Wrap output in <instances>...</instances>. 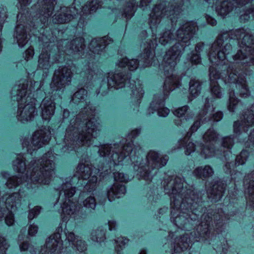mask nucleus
I'll use <instances>...</instances> for the list:
<instances>
[{"label": "nucleus", "mask_w": 254, "mask_h": 254, "mask_svg": "<svg viewBox=\"0 0 254 254\" xmlns=\"http://www.w3.org/2000/svg\"><path fill=\"white\" fill-rule=\"evenodd\" d=\"M229 36L230 34L227 32L219 35L208 53L210 62L217 66L216 68L211 65L209 68L211 93L214 98L222 97L221 89L217 81L221 78L225 83H230L233 87L235 86L238 88L242 97L246 98L250 95V92L244 76L240 73L237 75L238 72L234 68L246 71L249 67L254 65V40L243 28L231 32V39L238 40L243 37V40L239 45L240 49L233 56V63L227 67L225 65L227 62L226 58L231 50V46L227 43L224 47L223 45Z\"/></svg>", "instance_id": "obj_1"}, {"label": "nucleus", "mask_w": 254, "mask_h": 254, "mask_svg": "<svg viewBox=\"0 0 254 254\" xmlns=\"http://www.w3.org/2000/svg\"><path fill=\"white\" fill-rule=\"evenodd\" d=\"M196 29V23L192 21L187 22L181 25L178 29L175 38L172 37V33L170 31H166L159 37V43L162 45L171 43L175 39L178 41L166 53L164 57L160 69L164 72L167 76L164 82V95H155L153 101L148 109V114L150 115L157 112L160 117H165L170 113V110L164 107L165 96L171 91L180 85V78L173 74L174 68L182 55L184 47L189 45L190 40Z\"/></svg>", "instance_id": "obj_2"}, {"label": "nucleus", "mask_w": 254, "mask_h": 254, "mask_svg": "<svg viewBox=\"0 0 254 254\" xmlns=\"http://www.w3.org/2000/svg\"><path fill=\"white\" fill-rule=\"evenodd\" d=\"M125 142L123 140L120 143L113 145H102L98 151L99 155L104 157L105 161H110L111 163L112 161L116 165H123L130 159L138 179L150 182L158 169L165 166L168 160L167 156H160L157 152L150 151L144 161L136 155L137 147L133 148L131 142H128L126 145Z\"/></svg>", "instance_id": "obj_3"}, {"label": "nucleus", "mask_w": 254, "mask_h": 254, "mask_svg": "<svg viewBox=\"0 0 254 254\" xmlns=\"http://www.w3.org/2000/svg\"><path fill=\"white\" fill-rule=\"evenodd\" d=\"M100 130V124L95 119V109L88 105L75 119L70 120L64 136L66 149L76 150L79 146L85 148L89 146L92 138L98 136Z\"/></svg>", "instance_id": "obj_4"}, {"label": "nucleus", "mask_w": 254, "mask_h": 254, "mask_svg": "<svg viewBox=\"0 0 254 254\" xmlns=\"http://www.w3.org/2000/svg\"><path fill=\"white\" fill-rule=\"evenodd\" d=\"M164 190L169 194L171 199V221L179 228L183 229H187V225L189 224V219L192 220L195 219L190 214L184 215V212L177 214L179 209H184L186 204L188 208L192 209L193 204L195 201L194 192L190 189L185 190L186 183L184 179L177 177L175 179L171 178L170 180H164L163 182Z\"/></svg>", "instance_id": "obj_5"}, {"label": "nucleus", "mask_w": 254, "mask_h": 254, "mask_svg": "<svg viewBox=\"0 0 254 254\" xmlns=\"http://www.w3.org/2000/svg\"><path fill=\"white\" fill-rule=\"evenodd\" d=\"M55 158L54 154L50 151L37 161H31L25 174L26 180L24 181H22V176L20 178L15 176L10 177L6 172H1L0 178L6 180L5 185L9 190L15 189L20 185L30 189L35 188L33 186L37 184H48L55 174Z\"/></svg>", "instance_id": "obj_6"}, {"label": "nucleus", "mask_w": 254, "mask_h": 254, "mask_svg": "<svg viewBox=\"0 0 254 254\" xmlns=\"http://www.w3.org/2000/svg\"><path fill=\"white\" fill-rule=\"evenodd\" d=\"M166 3H162L158 5H156L153 9L150 15L149 25L150 29L152 32V36L155 37L153 41H152L149 43L147 47L145 49V52L141 54L139 57V65L141 67L144 68L145 67L151 65L153 64L154 56L153 54L152 51L157 45V41L156 40V33L158 28L157 24L159 23L161 18L170 17V20L173 22L175 19V16L178 15L180 12V8L179 7L165 8Z\"/></svg>", "instance_id": "obj_7"}, {"label": "nucleus", "mask_w": 254, "mask_h": 254, "mask_svg": "<svg viewBox=\"0 0 254 254\" xmlns=\"http://www.w3.org/2000/svg\"><path fill=\"white\" fill-rule=\"evenodd\" d=\"M27 86L26 80H21L18 84L14 86L11 92L12 98L19 103L16 117L22 123L32 121L37 116L35 107L36 100L31 97V93L27 95Z\"/></svg>", "instance_id": "obj_8"}, {"label": "nucleus", "mask_w": 254, "mask_h": 254, "mask_svg": "<svg viewBox=\"0 0 254 254\" xmlns=\"http://www.w3.org/2000/svg\"><path fill=\"white\" fill-rule=\"evenodd\" d=\"M204 221L198 225L196 230L191 233H186L183 236L175 239L174 245L175 253H180L187 250L190 244L194 242H201L209 238L208 228L212 218L206 215H203L201 218Z\"/></svg>", "instance_id": "obj_9"}, {"label": "nucleus", "mask_w": 254, "mask_h": 254, "mask_svg": "<svg viewBox=\"0 0 254 254\" xmlns=\"http://www.w3.org/2000/svg\"><path fill=\"white\" fill-rule=\"evenodd\" d=\"M72 6L70 8L63 7L60 11H58L54 15L53 22L55 23H63L70 21L72 19L94 12L97 9L100 5V0H92L87 2L84 6H80V2L75 0Z\"/></svg>", "instance_id": "obj_10"}, {"label": "nucleus", "mask_w": 254, "mask_h": 254, "mask_svg": "<svg viewBox=\"0 0 254 254\" xmlns=\"http://www.w3.org/2000/svg\"><path fill=\"white\" fill-rule=\"evenodd\" d=\"M75 192V188L67 182L63 184L59 189V199L64 201L61 206V217L63 222H66L71 218L75 219L79 210L77 202L73 201L72 198L71 199Z\"/></svg>", "instance_id": "obj_11"}, {"label": "nucleus", "mask_w": 254, "mask_h": 254, "mask_svg": "<svg viewBox=\"0 0 254 254\" xmlns=\"http://www.w3.org/2000/svg\"><path fill=\"white\" fill-rule=\"evenodd\" d=\"M18 3L17 7L19 10V12L17 15V24L15 28V33L14 35L15 39L19 47H23L27 43L28 40L27 35V31L25 28V21H28L31 19L30 16L27 15L29 12L26 10L25 13L26 7L29 5L32 0H18Z\"/></svg>", "instance_id": "obj_12"}, {"label": "nucleus", "mask_w": 254, "mask_h": 254, "mask_svg": "<svg viewBox=\"0 0 254 254\" xmlns=\"http://www.w3.org/2000/svg\"><path fill=\"white\" fill-rule=\"evenodd\" d=\"M98 169L94 168H92V166L85 162L84 163H79L77 168L76 171L72 178V182H75L77 180L79 181L80 179L86 180L89 179V180L86 183L85 186L86 190L90 191L93 190L97 182V176L102 174Z\"/></svg>", "instance_id": "obj_13"}, {"label": "nucleus", "mask_w": 254, "mask_h": 254, "mask_svg": "<svg viewBox=\"0 0 254 254\" xmlns=\"http://www.w3.org/2000/svg\"><path fill=\"white\" fill-rule=\"evenodd\" d=\"M19 199V194L17 192L9 195L6 194L0 198V219L4 218L5 223L8 226H11L14 223L12 212L16 209Z\"/></svg>", "instance_id": "obj_14"}, {"label": "nucleus", "mask_w": 254, "mask_h": 254, "mask_svg": "<svg viewBox=\"0 0 254 254\" xmlns=\"http://www.w3.org/2000/svg\"><path fill=\"white\" fill-rule=\"evenodd\" d=\"M50 133L49 129L46 128L36 131L30 139L25 137L22 140L23 147L26 148L28 153L32 154L33 151L42 147L49 141Z\"/></svg>", "instance_id": "obj_15"}, {"label": "nucleus", "mask_w": 254, "mask_h": 254, "mask_svg": "<svg viewBox=\"0 0 254 254\" xmlns=\"http://www.w3.org/2000/svg\"><path fill=\"white\" fill-rule=\"evenodd\" d=\"M56 3V0H39L38 5L35 7H38V10L35 12L30 14L31 15L32 21H35L36 23L33 25V27L36 26L40 22L41 24H45L49 17L53 13L54 6ZM33 21H30L32 23ZM34 28V27H33Z\"/></svg>", "instance_id": "obj_16"}, {"label": "nucleus", "mask_w": 254, "mask_h": 254, "mask_svg": "<svg viewBox=\"0 0 254 254\" xmlns=\"http://www.w3.org/2000/svg\"><path fill=\"white\" fill-rule=\"evenodd\" d=\"M71 77V68L60 67L55 71L51 84V89L53 91L61 90L70 83Z\"/></svg>", "instance_id": "obj_17"}, {"label": "nucleus", "mask_w": 254, "mask_h": 254, "mask_svg": "<svg viewBox=\"0 0 254 254\" xmlns=\"http://www.w3.org/2000/svg\"><path fill=\"white\" fill-rule=\"evenodd\" d=\"M218 138V134L213 129H208L203 136V142L200 144V154L205 158L211 157L217 155L212 146L215 143Z\"/></svg>", "instance_id": "obj_18"}, {"label": "nucleus", "mask_w": 254, "mask_h": 254, "mask_svg": "<svg viewBox=\"0 0 254 254\" xmlns=\"http://www.w3.org/2000/svg\"><path fill=\"white\" fill-rule=\"evenodd\" d=\"M207 2L209 4L211 3L212 1V3H214L215 2L216 3L218 1H220L221 2L220 5L217 6L216 7V11L217 12L218 14L224 17L228 14L231 10H232L235 7V11L236 12L238 11V10L237 9L238 8H241L243 5L247 4L249 2L251 1L252 0H233L234 3L233 5H234V7L232 8L231 6L228 5L230 2H228L227 0H206Z\"/></svg>", "instance_id": "obj_19"}, {"label": "nucleus", "mask_w": 254, "mask_h": 254, "mask_svg": "<svg viewBox=\"0 0 254 254\" xmlns=\"http://www.w3.org/2000/svg\"><path fill=\"white\" fill-rule=\"evenodd\" d=\"M254 106H253L251 111H248V114L245 113L243 115V118L241 122L237 121L234 124V132L239 139H241V136H243L241 129H243L245 132L248 130L249 127L254 125Z\"/></svg>", "instance_id": "obj_20"}, {"label": "nucleus", "mask_w": 254, "mask_h": 254, "mask_svg": "<svg viewBox=\"0 0 254 254\" xmlns=\"http://www.w3.org/2000/svg\"><path fill=\"white\" fill-rule=\"evenodd\" d=\"M66 240L65 245L66 248L71 247L73 250H76L79 252H83L86 249V246L78 237H75L72 232L65 233Z\"/></svg>", "instance_id": "obj_21"}, {"label": "nucleus", "mask_w": 254, "mask_h": 254, "mask_svg": "<svg viewBox=\"0 0 254 254\" xmlns=\"http://www.w3.org/2000/svg\"><path fill=\"white\" fill-rule=\"evenodd\" d=\"M84 40L82 38H77L71 41L69 46L65 47L64 52L67 55L83 56L84 53Z\"/></svg>", "instance_id": "obj_22"}, {"label": "nucleus", "mask_w": 254, "mask_h": 254, "mask_svg": "<svg viewBox=\"0 0 254 254\" xmlns=\"http://www.w3.org/2000/svg\"><path fill=\"white\" fill-rule=\"evenodd\" d=\"M51 98L46 97L41 104V116L43 120L49 121L55 113V104Z\"/></svg>", "instance_id": "obj_23"}, {"label": "nucleus", "mask_w": 254, "mask_h": 254, "mask_svg": "<svg viewBox=\"0 0 254 254\" xmlns=\"http://www.w3.org/2000/svg\"><path fill=\"white\" fill-rule=\"evenodd\" d=\"M112 41L111 38L105 36L99 39H93L88 48L91 52L94 54H100L101 52L105 48V46Z\"/></svg>", "instance_id": "obj_24"}, {"label": "nucleus", "mask_w": 254, "mask_h": 254, "mask_svg": "<svg viewBox=\"0 0 254 254\" xmlns=\"http://www.w3.org/2000/svg\"><path fill=\"white\" fill-rule=\"evenodd\" d=\"M108 78L109 87L119 89L125 86L126 84L125 82L128 80V75H123L122 73H116L114 75L112 73H109Z\"/></svg>", "instance_id": "obj_25"}, {"label": "nucleus", "mask_w": 254, "mask_h": 254, "mask_svg": "<svg viewBox=\"0 0 254 254\" xmlns=\"http://www.w3.org/2000/svg\"><path fill=\"white\" fill-rule=\"evenodd\" d=\"M50 56V54L45 49L42 50L38 60V67L39 69L48 70L54 63L60 62L59 59H51Z\"/></svg>", "instance_id": "obj_26"}, {"label": "nucleus", "mask_w": 254, "mask_h": 254, "mask_svg": "<svg viewBox=\"0 0 254 254\" xmlns=\"http://www.w3.org/2000/svg\"><path fill=\"white\" fill-rule=\"evenodd\" d=\"M224 189V184L222 182L217 181L212 185V188L207 190L208 197L212 201H217L222 196Z\"/></svg>", "instance_id": "obj_27"}, {"label": "nucleus", "mask_w": 254, "mask_h": 254, "mask_svg": "<svg viewBox=\"0 0 254 254\" xmlns=\"http://www.w3.org/2000/svg\"><path fill=\"white\" fill-rule=\"evenodd\" d=\"M199 125L200 122L198 121H195L191 127L190 131L188 132L187 136L180 142V145L185 147V154L187 155L190 154L191 153L194 151V145L193 143L190 142L187 144L189 140L188 137L191 136L192 132L197 130Z\"/></svg>", "instance_id": "obj_28"}, {"label": "nucleus", "mask_w": 254, "mask_h": 254, "mask_svg": "<svg viewBox=\"0 0 254 254\" xmlns=\"http://www.w3.org/2000/svg\"><path fill=\"white\" fill-rule=\"evenodd\" d=\"M128 83L129 84L128 87L131 89V98L134 100H136L137 103L143 97L144 90L142 87V84L140 81L137 79L136 81L130 80L128 79Z\"/></svg>", "instance_id": "obj_29"}, {"label": "nucleus", "mask_w": 254, "mask_h": 254, "mask_svg": "<svg viewBox=\"0 0 254 254\" xmlns=\"http://www.w3.org/2000/svg\"><path fill=\"white\" fill-rule=\"evenodd\" d=\"M126 192V189L124 185L117 183L111 186L108 191L107 196L110 201H112L116 198L122 197Z\"/></svg>", "instance_id": "obj_30"}, {"label": "nucleus", "mask_w": 254, "mask_h": 254, "mask_svg": "<svg viewBox=\"0 0 254 254\" xmlns=\"http://www.w3.org/2000/svg\"><path fill=\"white\" fill-rule=\"evenodd\" d=\"M248 152L246 150H243L240 155H238L235 160V163L227 162L225 165V169L227 173H231V167L234 168L236 165H240L245 163L248 157Z\"/></svg>", "instance_id": "obj_31"}, {"label": "nucleus", "mask_w": 254, "mask_h": 254, "mask_svg": "<svg viewBox=\"0 0 254 254\" xmlns=\"http://www.w3.org/2000/svg\"><path fill=\"white\" fill-rule=\"evenodd\" d=\"M244 184L247 187L246 191L247 203L254 208V181L250 180L248 182L247 178L244 181Z\"/></svg>", "instance_id": "obj_32"}, {"label": "nucleus", "mask_w": 254, "mask_h": 254, "mask_svg": "<svg viewBox=\"0 0 254 254\" xmlns=\"http://www.w3.org/2000/svg\"><path fill=\"white\" fill-rule=\"evenodd\" d=\"M27 155V154H25V157H24L23 154H19L17 156L16 160L13 162V169L19 173H21L22 175L23 174L24 172L25 171L26 165L25 160ZM22 177L24 178L25 176L22 175Z\"/></svg>", "instance_id": "obj_33"}, {"label": "nucleus", "mask_w": 254, "mask_h": 254, "mask_svg": "<svg viewBox=\"0 0 254 254\" xmlns=\"http://www.w3.org/2000/svg\"><path fill=\"white\" fill-rule=\"evenodd\" d=\"M194 176L199 178H206L212 175L213 171L210 166L206 165L204 167L196 168L193 171Z\"/></svg>", "instance_id": "obj_34"}, {"label": "nucleus", "mask_w": 254, "mask_h": 254, "mask_svg": "<svg viewBox=\"0 0 254 254\" xmlns=\"http://www.w3.org/2000/svg\"><path fill=\"white\" fill-rule=\"evenodd\" d=\"M201 89V84L198 80L195 79H191L189 87L190 100H192L193 98L197 97L200 94Z\"/></svg>", "instance_id": "obj_35"}, {"label": "nucleus", "mask_w": 254, "mask_h": 254, "mask_svg": "<svg viewBox=\"0 0 254 254\" xmlns=\"http://www.w3.org/2000/svg\"><path fill=\"white\" fill-rule=\"evenodd\" d=\"M138 63L136 60L132 59L129 61L127 58H123L120 61L118 64L119 67L127 66L129 70L133 71L137 68L138 66Z\"/></svg>", "instance_id": "obj_36"}, {"label": "nucleus", "mask_w": 254, "mask_h": 254, "mask_svg": "<svg viewBox=\"0 0 254 254\" xmlns=\"http://www.w3.org/2000/svg\"><path fill=\"white\" fill-rule=\"evenodd\" d=\"M87 92L84 89H81L75 92L72 98V101L76 104L82 103L84 102V96L86 95Z\"/></svg>", "instance_id": "obj_37"}, {"label": "nucleus", "mask_w": 254, "mask_h": 254, "mask_svg": "<svg viewBox=\"0 0 254 254\" xmlns=\"http://www.w3.org/2000/svg\"><path fill=\"white\" fill-rule=\"evenodd\" d=\"M239 106V101L235 98L234 93L233 91L229 92V102L228 106V110L230 112H234Z\"/></svg>", "instance_id": "obj_38"}, {"label": "nucleus", "mask_w": 254, "mask_h": 254, "mask_svg": "<svg viewBox=\"0 0 254 254\" xmlns=\"http://www.w3.org/2000/svg\"><path fill=\"white\" fill-rule=\"evenodd\" d=\"M114 241V243L116 244L115 250L117 251V254H121L120 249H123V247L128 243V240L124 237H120L118 238L117 240L115 239Z\"/></svg>", "instance_id": "obj_39"}, {"label": "nucleus", "mask_w": 254, "mask_h": 254, "mask_svg": "<svg viewBox=\"0 0 254 254\" xmlns=\"http://www.w3.org/2000/svg\"><path fill=\"white\" fill-rule=\"evenodd\" d=\"M91 238L93 241L101 243L104 240L105 233L100 229L94 230L91 233Z\"/></svg>", "instance_id": "obj_40"}, {"label": "nucleus", "mask_w": 254, "mask_h": 254, "mask_svg": "<svg viewBox=\"0 0 254 254\" xmlns=\"http://www.w3.org/2000/svg\"><path fill=\"white\" fill-rule=\"evenodd\" d=\"M209 99L207 98L206 99L204 108L203 110L202 113H201L199 114L200 118H202V117L208 114L209 115H211V113L213 111L214 108L213 107V105H212L211 106L210 105V103H209Z\"/></svg>", "instance_id": "obj_41"}, {"label": "nucleus", "mask_w": 254, "mask_h": 254, "mask_svg": "<svg viewBox=\"0 0 254 254\" xmlns=\"http://www.w3.org/2000/svg\"><path fill=\"white\" fill-rule=\"evenodd\" d=\"M135 3L136 2H131L130 4H129L127 7L125 9L124 15L127 19L130 18L133 15Z\"/></svg>", "instance_id": "obj_42"}, {"label": "nucleus", "mask_w": 254, "mask_h": 254, "mask_svg": "<svg viewBox=\"0 0 254 254\" xmlns=\"http://www.w3.org/2000/svg\"><path fill=\"white\" fill-rule=\"evenodd\" d=\"M250 14L254 17V6L247 10L240 15L241 21L244 22L248 21L250 18Z\"/></svg>", "instance_id": "obj_43"}, {"label": "nucleus", "mask_w": 254, "mask_h": 254, "mask_svg": "<svg viewBox=\"0 0 254 254\" xmlns=\"http://www.w3.org/2000/svg\"><path fill=\"white\" fill-rule=\"evenodd\" d=\"M114 177L116 181L121 182H127L131 179L127 175L120 172L114 173Z\"/></svg>", "instance_id": "obj_44"}, {"label": "nucleus", "mask_w": 254, "mask_h": 254, "mask_svg": "<svg viewBox=\"0 0 254 254\" xmlns=\"http://www.w3.org/2000/svg\"><path fill=\"white\" fill-rule=\"evenodd\" d=\"M84 207L87 208L94 209L96 206L95 200L93 197L90 196L85 199L83 201Z\"/></svg>", "instance_id": "obj_45"}, {"label": "nucleus", "mask_w": 254, "mask_h": 254, "mask_svg": "<svg viewBox=\"0 0 254 254\" xmlns=\"http://www.w3.org/2000/svg\"><path fill=\"white\" fill-rule=\"evenodd\" d=\"M189 109L188 106H184L179 108L173 111V114L175 116L180 118L183 117Z\"/></svg>", "instance_id": "obj_46"}, {"label": "nucleus", "mask_w": 254, "mask_h": 254, "mask_svg": "<svg viewBox=\"0 0 254 254\" xmlns=\"http://www.w3.org/2000/svg\"><path fill=\"white\" fill-rule=\"evenodd\" d=\"M233 144V138L232 139L230 136L224 137L222 139V144L224 148L228 150L231 148Z\"/></svg>", "instance_id": "obj_47"}, {"label": "nucleus", "mask_w": 254, "mask_h": 254, "mask_svg": "<svg viewBox=\"0 0 254 254\" xmlns=\"http://www.w3.org/2000/svg\"><path fill=\"white\" fill-rule=\"evenodd\" d=\"M8 247V245L5 239L0 236V254H5L6 250Z\"/></svg>", "instance_id": "obj_48"}, {"label": "nucleus", "mask_w": 254, "mask_h": 254, "mask_svg": "<svg viewBox=\"0 0 254 254\" xmlns=\"http://www.w3.org/2000/svg\"><path fill=\"white\" fill-rule=\"evenodd\" d=\"M40 210L41 207L38 206H37L33 209L30 210L28 215L29 220H32L34 217L37 216L40 213Z\"/></svg>", "instance_id": "obj_49"}, {"label": "nucleus", "mask_w": 254, "mask_h": 254, "mask_svg": "<svg viewBox=\"0 0 254 254\" xmlns=\"http://www.w3.org/2000/svg\"><path fill=\"white\" fill-rule=\"evenodd\" d=\"M190 61L192 64H197L201 62V58L199 54L192 53L191 56L189 57Z\"/></svg>", "instance_id": "obj_50"}, {"label": "nucleus", "mask_w": 254, "mask_h": 254, "mask_svg": "<svg viewBox=\"0 0 254 254\" xmlns=\"http://www.w3.org/2000/svg\"><path fill=\"white\" fill-rule=\"evenodd\" d=\"M38 227L37 225L33 224L30 225L28 228V234L30 237L34 236L37 233Z\"/></svg>", "instance_id": "obj_51"}, {"label": "nucleus", "mask_w": 254, "mask_h": 254, "mask_svg": "<svg viewBox=\"0 0 254 254\" xmlns=\"http://www.w3.org/2000/svg\"><path fill=\"white\" fill-rule=\"evenodd\" d=\"M34 55V49L30 47L25 52L24 58L25 60L28 61L32 59Z\"/></svg>", "instance_id": "obj_52"}, {"label": "nucleus", "mask_w": 254, "mask_h": 254, "mask_svg": "<svg viewBox=\"0 0 254 254\" xmlns=\"http://www.w3.org/2000/svg\"><path fill=\"white\" fill-rule=\"evenodd\" d=\"M41 87V83H39L38 81H34L33 83L32 82H31V85H30V87H29V90L31 91L32 90H34L35 89L37 90L39 89Z\"/></svg>", "instance_id": "obj_53"}, {"label": "nucleus", "mask_w": 254, "mask_h": 254, "mask_svg": "<svg viewBox=\"0 0 254 254\" xmlns=\"http://www.w3.org/2000/svg\"><path fill=\"white\" fill-rule=\"evenodd\" d=\"M223 114L221 112H217L213 115L212 120L215 122H218L222 118Z\"/></svg>", "instance_id": "obj_54"}, {"label": "nucleus", "mask_w": 254, "mask_h": 254, "mask_svg": "<svg viewBox=\"0 0 254 254\" xmlns=\"http://www.w3.org/2000/svg\"><path fill=\"white\" fill-rule=\"evenodd\" d=\"M247 143L248 146L254 145V130H253L250 134L248 141Z\"/></svg>", "instance_id": "obj_55"}, {"label": "nucleus", "mask_w": 254, "mask_h": 254, "mask_svg": "<svg viewBox=\"0 0 254 254\" xmlns=\"http://www.w3.org/2000/svg\"><path fill=\"white\" fill-rule=\"evenodd\" d=\"M140 132V129H136L134 130H133L128 135V137L129 139H131L132 138H134L136 137L137 135H138Z\"/></svg>", "instance_id": "obj_56"}, {"label": "nucleus", "mask_w": 254, "mask_h": 254, "mask_svg": "<svg viewBox=\"0 0 254 254\" xmlns=\"http://www.w3.org/2000/svg\"><path fill=\"white\" fill-rule=\"evenodd\" d=\"M206 19L207 22L208 24H210L211 25L213 26V25H215L216 24V23H217L216 20L209 16H207L206 17Z\"/></svg>", "instance_id": "obj_57"}, {"label": "nucleus", "mask_w": 254, "mask_h": 254, "mask_svg": "<svg viewBox=\"0 0 254 254\" xmlns=\"http://www.w3.org/2000/svg\"><path fill=\"white\" fill-rule=\"evenodd\" d=\"M204 44L203 43H198L196 44L195 48V52L196 53H200L203 48Z\"/></svg>", "instance_id": "obj_58"}, {"label": "nucleus", "mask_w": 254, "mask_h": 254, "mask_svg": "<svg viewBox=\"0 0 254 254\" xmlns=\"http://www.w3.org/2000/svg\"><path fill=\"white\" fill-rule=\"evenodd\" d=\"M116 226V222L113 220H109L108 227L110 231L114 230Z\"/></svg>", "instance_id": "obj_59"}, {"label": "nucleus", "mask_w": 254, "mask_h": 254, "mask_svg": "<svg viewBox=\"0 0 254 254\" xmlns=\"http://www.w3.org/2000/svg\"><path fill=\"white\" fill-rule=\"evenodd\" d=\"M151 2V0H140L139 7L143 8Z\"/></svg>", "instance_id": "obj_60"}, {"label": "nucleus", "mask_w": 254, "mask_h": 254, "mask_svg": "<svg viewBox=\"0 0 254 254\" xmlns=\"http://www.w3.org/2000/svg\"><path fill=\"white\" fill-rule=\"evenodd\" d=\"M231 176L232 179L235 180L236 179V177L242 178V175L240 172H236L234 174H232Z\"/></svg>", "instance_id": "obj_61"}, {"label": "nucleus", "mask_w": 254, "mask_h": 254, "mask_svg": "<svg viewBox=\"0 0 254 254\" xmlns=\"http://www.w3.org/2000/svg\"><path fill=\"white\" fill-rule=\"evenodd\" d=\"M69 116V112L68 110H64L63 112V118L64 120H65Z\"/></svg>", "instance_id": "obj_62"}, {"label": "nucleus", "mask_w": 254, "mask_h": 254, "mask_svg": "<svg viewBox=\"0 0 254 254\" xmlns=\"http://www.w3.org/2000/svg\"><path fill=\"white\" fill-rule=\"evenodd\" d=\"M181 121L179 119L176 120L175 121V123L177 126L181 125Z\"/></svg>", "instance_id": "obj_63"}, {"label": "nucleus", "mask_w": 254, "mask_h": 254, "mask_svg": "<svg viewBox=\"0 0 254 254\" xmlns=\"http://www.w3.org/2000/svg\"><path fill=\"white\" fill-rule=\"evenodd\" d=\"M229 154H231V153L229 151H228L227 152L226 154L224 155V157H225V159H226V160H227V159H227V155H228Z\"/></svg>", "instance_id": "obj_64"}]
</instances>
